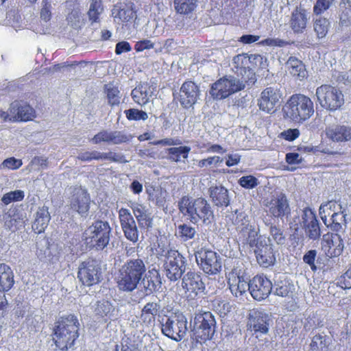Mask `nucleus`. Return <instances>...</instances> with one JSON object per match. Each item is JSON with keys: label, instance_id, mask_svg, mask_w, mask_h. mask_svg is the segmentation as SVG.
Returning <instances> with one entry per match:
<instances>
[{"label": "nucleus", "instance_id": "nucleus-43", "mask_svg": "<svg viewBox=\"0 0 351 351\" xmlns=\"http://www.w3.org/2000/svg\"><path fill=\"white\" fill-rule=\"evenodd\" d=\"M197 0H174V8L177 13L187 14L197 6Z\"/></svg>", "mask_w": 351, "mask_h": 351}, {"label": "nucleus", "instance_id": "nucleus-47", "mask_svg": "<svg viewBox=\"0 0 351 351\" xmlns=\"http://www.w3.org/2000/svg\"><path fill=\"white\" fill-rule=\"evenodd\" d=\"M24 192L21 190H16L5 193L1 197V202L5 205H8L12 202H19L24 199Z\"/></svg>", "mask_w": 351, "mask_h": 351}, {"label": "nucleus", "instance_id": "nucleus-45", "mask_svg": "<svg viewBox=\"0 0 351 351\" xmlns=\"http://www.w3.org/2000/svg\"><path fill=\"white\" fill-rule=\"evenodd\" d=\"M103 10L104 8L101 0L91 1L90 8L88 11V16L92 23L99 22V16Z\"/></svg>", "mask_w": 351, "mask_h": 351}, {"label": "nucleus", "instance_id": "nucleus-48", "mask_svg": "<svg viewBox=\"0 0 351 351\" xmlns=\"http://www.w3.org/2000/svg\"><path fill=\"white\" fill-rule=\"evenodd\" d=\"M178 233L182 240L186 241L192 239L195 237L196 230L195 228L190 225L183 223L178 226Z\"/></svg>", "mask_w": 351, "mask_h": 351}, {"label": "nucleus", "instance_id": "nucleus-22", "mask_svg": "<svg viewBox=\"0 0 351 351\" xmlns=\"http://www.w3.org/2000/svg\"><path fill=\"white\" fill-rule=\"evenodd\" d=\"M199 86L191 80L185 81L181 86L178 100L184 108L189 109L197 102L199 96Z\"/></svg>", "mask_w": 351, "mask_h": 351}, {"label": "nucleus", "instance_id": "nucleus-50", "mask_svg": "<svg viewBox=\"0 0 351 351\" xmlns=\"http://www.w3.org/2000/svg\"><path fill=\"white\" fill-rule=\"evenodd\" d=\"M125 114L126 118L130 121H145L148 119V115L145 111L136 108L126 110Z\"/></svg>", "mask_w": 351, "mask_h": 351}, {"label": "nucleus", "instance_id": "nucleus-36", "mask_svg": "<svg viewBox=\"0 0 351 351\" xmlns=\"http://www.w3.org/2000/svg\"><path fill=\"white\" fill-rule=\"evenodd\" d=\"M152 94L150 86L144 83L136 86L132 90L131 96L136 104L143 106L149 103Z\"/></svg>", "mask_w": 351, "mask_h": 351}, {"label": "nucleus", "instance_id": "nucleus-31", "mask_svg": "<svg viewBox=\"0 0 351 351\" xmlns=\"http://www.w3.org/2000/svg\"><path fill=\"white\" fill-rule=\"evenodd\" d=\"M306 10L301 6H297L291 12L289 25L294 33H302L306 28L308 22Z\"/></svg>", "mask_w": 351, "mask_h": 351}, {"label": "nucleus", "instance_id": "nucleus-33", "mask_svg": "<svg viewBox=\"0 0 351 351\" xmlns=\"http://www.w3.org/2000/svg\"><path fill=\"white\" fill-rule=\"evenodd\" d=\"M10 113L14 120L16 121H28L34 117V110L28 104H21L19 102L11 105Z\"/></svg>", "mask_w": 351, "mask_h": 351}, {"label": "nucleus", "instance_id": "nucleus-11", "mask_svg": "<svg viewBox=\"0 0 351 351\" xmlns=\"http://www.w3.org/2000/svg\"><path fill=\"white\" fill-rule=\"evenodd\" d=\"M245 88V84L243 82H239V80L223 77L212 84L210 95L213 99L221 100L243 90Z\"/></svg>", "mask_w": 351, "mask_h": 351}, {"label": "nucleus", "instance_id": "nucleus-39", "mask_svg": "<svg viewBox=\"0 0 351 351\" xmlns=\"http://www.w3.org/2000/svg\"><path fill=\"white\" fill-rule=\"evenodd\" d=\"M341 204L334 200L328 201L326 204H322L319 207V215L321 219L325 225H327V221L330 219L337 212L341 210Z\"/></svg>", "mask_w": 351, "mask_h": 351}, {"label": "nucleus", "instance_id": "nucleus-7", "mask_svg": "<svg viewBox=\"0 0 351 351\" xmlns=\"http://www.w3.org/2000/svg\"><path fill=\"white\" fill-rule=\"evenodd\" d=\"M316 97L320 106L330 111L339 109L344 104L342 91L330 84H322L316 88Z\"/></svg>", "mask_w": 351, "mask_h": 351}, {"label": "nucleus", "instance_id": "nucleus-60", "mask_svg": "<svg viewBox=\"0 0 351 351\" xmlns=\"http://www.w3.org/2000/svg\"><path fill=\"white\" fill-rule=\"evenodd\" d=\"M317 254V253L315 250H311L306 252L303 256L304 262L310 266L313 271H315L317 269V267L315 263Z\"/></svg>", "mask_w": 351, "mask_h": 351}, {"label": "nucleus", "instance_id": "nucleus-5", "mask_svg": "<svg viewBox=\"0 0 351 351\" xmlns=\"http://www.w3.org/2000/svg\"><path fill=\"white\" fill-rule=\"evenodd\" d=\"M111 231L108 221L97 220L85 230L84 242L90 249L103 250L109 244Z\"/></svg>", "mask_w": 351, "mask_h": 351}, {"label": "nucleus", "instance_id": "nucleus-14", "mask_svg": "<svg viewBox=\"0 0 351 351\" xmlns=\"http://www.w3.org/2000/svg\"><path fill=\"white\" fill-rule=\"evenodd\" d=\"M111 12L114 21L121 25L122 28L128 29L137 17L134 3L131 1L117 3Z\"/></svg>", "mask_w": 351, "mask_h": 351}, {"label": "nucleus", "instance_id": "nucleus-17", "mask_svg": "<svg viewBox=\"0 0 351 351\" xmlns=\"http://www.w3.org/2000/svg\"><path fill=\"white\" fill-rule=\"evenodd\" d=\"M254 254L258 263L263 267L267 268L276 262V254L273 245L263 237L256 240Z\"/></svg>", "mask_w": 351, "mask_h": 351}, {"label": "nucleus", "instance_id": "nucleus-59", "mask_svg": "<svg viewBox=\"0 0 351 351\" xmlns=\"http://www.w3.org/2000/svg\"><path fill=\"white\" fill-rule=\"evenodd\" d=\"M337 285L343 289H351V268L337 279Z\"/></svg>", "mask_w": 351, "mask_h": 351}, {"label": "nucleus", "instance_id": "nucleus-15", "mask_svg": "<svg viewBox=\"0 0 351 351\" xmlns=\"http://www.w3.org/2000/svg\"><path fill=\"white\" fill-rule=\"evenodd\" d=\"M161 330L164 335L175 340L181 341L187 331V322L184 316L171 315L162 324Z\"/></svg>", "mask_w": 351, "mask_h": 351}, {"label": "nucleus", "instance_id": "nucleus-6", "mask_svg": "<svg viewBox=\"0 0 351 351\" xmlns=\"http://www.w3.org/2000/svg\"><path fill=\"white\" fill-rule=\"evenodd\" d=\"M217 327L214 315L210 311H200L195 314L193 324V338L199 343L213 339Z\"/></svg>", "mask_w": 351, "mask_h": 351}, {"label": "nucleus", "instance_id": "nucleus-23", "mask_svg": "<svg viewBox=\"0 0 351 351\" xmlns=\"http://www.w3.org/2000/svg\"><path fill=\"white\" fill-rule=\"evenodd\" d=\"M228 284L231 293L235 297L241 296L247 291L250 292V280L237 269H233L228 274Z\"/></svg>", "mask_w": 351, "mask_h": 351}, {"label": "nucleus", "instance_id": "nucleus-57", "mask_svg": "<svg viewBox=\"0 0 351 351\" xmlns=\"http://www.w3.org/2000/svg\"><path fill=\"white\" fill-rule=\"evenodd\" d=\"M239 184L243 188L252 189L255 188L258 184V180L254 176H245L239 180Z\"/></svg>", "mask_w": 351, "mask_h": 351}, {"label": "nucleus", "instance_id": "nucleus-34", "mask_svg": "<svg viewBox=\"0 0 351 351\" xmlns=\"http://www.w3.org/2000/svg\"><path fill=\"white\" fill-rule=\"evenodd\" d=\"M50 219L51 215L49 208L47 206L39 207L32 224V229L34 232L36 234L43 232L48 226Z\"/></svg>", "mask_w": 351, "mask_h": 351}, {"label": "nucleus", "instance_id": "nucleus-38", "mask_svg": "<svg viewBox=\"0 0 351 351\" xmlns=\"http://www.w3.org/2000/svg\"><path fill=\"white\" fill-rule=\"evenodd\" d=\"M104 92L109 106L114 107L121 104V94L119 86L114 85L113 82L104 84Z\"/></svg>", "mask_w": 351, "mask_h": 351}, {"label": "nucleus", "instance_id": "nucleus-46", "mask_svg": "<svg viewBox=\"0 0 351 351\" xmlns=\"http://www.w3.org/2000/svg\"><path fill=\"white\" fill-rule=\"evenodd\" d=\"M113 311L112 305L108 301L99 304L96 308V315L105 322L111 317Z\"/></svg>", "mask_w": 351, "mask_h": 351}, {"label": "nucleus", "instance_id": "nucleus-25", "mask_svg": "<svg viewBox=\"0 0 351 351\" xmlns=\"http://www.w3.org/2000/svg\"><path fill=\"white\" fill-rule=\"evenodd\" d=\"M131 136L122 131H108L103 130L96 134L91 139L93 144L106 143L118 145L130 141Z\"/></svg>", "mask_w": 351, "mask_h": 351}, {"label": "nucleus", "instance_id": "nucleus-12", "mask_svg": "<svg viewBox=\"0 0 351 351\" xmlns=\"http://www.w3.org/2000/svg\"><path fill=\"white\" fill-rule=\"evenodd\" d=\"M265 206L267 215L274 219L283 221L291 216V209L288 198L282 192L272 195Z\"/></svg>", "mask_w": 351, "mask_h": 351}, {"label": "nucleus", "instance_id": "nucleus-13", "mask_svg": "<svg viewBox=\"0 0 351 351\" xmlns=\"http://www.w3.org/2000/svg\"><path fill=\"white\" fill-rule=\"evenodd\" d=\"M101 269L97 261L93 258L82 261L78 267L77 278L84 286L91 287L101 281Z\"/></svg>", "mask_w": 351, "mask_h": 351}, {"label": "nucleus", "instance_id": "nucleus-61", "mask_svg": "<svg viewBox=\"0 0 351 351\" xmlns=\"http://www.w3.org/2000/svg\"><path fill=\"white\" fill-rule=\"evenodd\" d=\"M300 135V132L298 128L287 129L280 134V137L282 139L291 142L298 138Z\"/></svg>", "mask_w": 351, "mask_h": 351}, {"label": "nucleus", "instance_id": "nucleus-40", "mask_svg": "<svg viewBox=\"0 0 351 351\" xmlns=\"http://www.w3.org/2000/svg\"><path fill=\"white\" fill-rule=\"evenodd\" d=\"M191 152V147L189 146H179L169 147L166 149L168 154V159L172 162H178L181 157L187 159Z\"/></svg>", "mask_w": 351, "mask_h": 351}, {"label": "nucleus", "instance_id": "nucleus-62", "mask_svg": "<svg viewBox=\"0 0 351 351\" xmlns=\"http://www.w3.org/2000/svg\"><path fill=\"white\" fill-rule=\"evenodd\" d=\"M77 158L83 162H89L93 160H99V152L97 151L85 152L79 154Z\"/></svg>", "mask_w": 351, "mask_h": 351}, {"label": "nucleus", "instance_id": "nucleus-32", "mask_svg": "<svg viewBox=\"0 0 351 351\" xmlns=\"http://www.w3.org/2000/svg\"><path fill=\"white\" fill-rule=\"evenodd\" d=\"M130 207L141 228L149 229L152 227L153 216L145 206L134 203Z\"/></svg>", "mask_w": 351, "mask_h": 351}, {"label": "nucleus", "instance_id": "nucleus-29", "mask_svg": "<svg viewBox=\"0 0 351 351\" xmlns=\"http://www.w3.org/2000/svg\"><path fill=\"white\" fill-rule=\"evenodd\" d=\"M287 72L295 80L303 81L308 76L305 64L296 57L290 56L285 63Z\"/></svg>", "mask_w": 351, "mask_h": 351}, {"label": "nucleus", "instance_id": "nucleus-18", "mask_svg": "<svg viewBox=\"0 0 351 351\" xmlns=\"http://www.w3.org/2000/svg\"><path fill=\"white\" fill-rule=\"evenodd\" d=\"M186 259L178 251L169 253L165 265L167 277L171 280L180 278L185 271Z\"/></svg>", "mask_w": 351, "mask_h": 351}, {"label": "nucleus", "instance_id": "nucleus-2", "mask_svg": "<svg viewBox=\"0 0 351 351\" xmlns=\"http://www.w3.org/2000/svg\"><path fill=\"white\" fill-rule=\"evenodd\" d=\"M282 112L285 119L303 123L314 114V104L307 95L295 93L287 100Z\"/></svg>", "mask_w": 351, "mask_h": 351}, {"label": "nucleus", "instance_id": "nucleus-54", "mask_svg": "<svg viewBox=\"0 0 351 351\" xmlns=\"http://www.w3.org/2000/svg\"><path fill=\"white\" fill-rule=\"evenodd\" d=\"M5 225L10 230L13 231L16 230L24 226L23 217L19 213L14 214L10 217V219L5 222Z\"/></svg>", "mask_w": 351, "mask_h": 351}, {"label": "nucleus", "instance_id": "nucleus-30", "mask_svg": "<svg viewBox=\"0 0 351 351\" xmlns=\"http://www.w3.org/2000/svg\"><path fill=\"white\" fill-rule=\"evenodd\" d=\"M160 306L157 302H148L141 310L140 322L143 326L152 328L155 325L156 317L159 315Z\"/></svg>", "mask_w": 351, "mask_h": 351}, {"label": "nucleus", "instance_id": "nucleus-64", "mask_svg": "<svg viewBox=\"0 0 351 351\" xmlns=\"http://www.w3.org/2000/svg\"><path fill=\"white\" fill-rule=\"evenodd\" d=\"M154 47V44L150 40L145 39L136 42L134 45V49L137 52H141L145 49H153Z\"/></svg>", "mask_w": 351, "mask_h": 351}, {"label": "nucleus", "instance_id": "nucleus-28", "mask_svg": "<svg viewBox=\"0 0 351 351\" xmlns=\"http://www.w3.org/2000/svg\"><path fill=\"white\" fill-rule=\"evenodd\" d=\"M90 197L86 190L81 189L75 193L71 200V208L79 214L86 215L90 209Z\"/></svg>", "mask_w": 351, "mask_h": 351}, {"label": "nucleus", "instance_id": "nucleus-24", "mask_svg": "<svg viewBox=\"0 0 351 351\" xmlns=\"http://www.w3.org/2000/svg\"><path fill=\"white\" fill-rule=\"evenodd\" d=\"M322 247L327 256L332 258L337 257L342 254L344 244L339 234L328 232L323 235Z\"/></svg>", "mask_w": 351, "mask_h": 351}, {"label": "nucleus", "instance_id": "nucleus-35", "mask_svg": "<svg viewBox=\"0 0 351 351\" xmlns=\"http://www.w3.org/2000/svg\"><path fill=\"white\" fill-rule=\"evenodd\" d=\"M14 285V274L7 264L0 263V291L8 292Z\"/></svg>", "mask_w": 351, "mask_h": 351}, {"label": "nucleus", "instance_id": "nucleus-27", "mask_svg": "<svg viewBox=\"0 0 351 351\" xmlns=\"http://www.w3.org/2000/svg\"><path fill=\"white\" fill-rule=\"evenodd\" d=\"M325 134L333 142H348L351 140V127L343 124L330 125L326 128Z\"/></svg>", "mask_w": 351, "mask_h": 351}, {"label": "nucleus", "instance_id": "nucleus-52", "mask_svg": "<svg viewBox=\"0 0 351 351\" xmlns=\"http://www.w3.org/2000/svg\"><path fill=\"white\" fill-rule=\"evenodd\" d=\"M334 1L335 0H317L313 6L314 14L321 15L331 7Z\"/></svg>", "mask_w": 351, "mask_h": 351}, {"label": "nucleus", "instance_id": "nucleus-37", "mask_svg": "<svg viewBox=\"0 0 351 351\" xmlns=\"http://www.w3.org/2000/svg\"><path fill=\"white\" fill-rule=\"evenodd\" d=\"M210 197L214 204L218 207H227L230 204L228 190L222 186H211L209 189Z\"/></svg>", "mask_w": 351, "mask_h": 351}, {"label": "nucleus", "instance_id": "nucleus-3", "mask_svg": "<svg viewBox=\"0 0 351 351\" xmlns=\"http://www.w3.org/2000/svg\"><path fill=\"white\" fill-rule=\"evenodd\" d=\"M146 271V266L141 258L128 260L120 268L117 276V287L123 291L136 289Z\"/></svg>", "mask_w": 351, "mask_h": 351}, {"label": "nucleus", "instance_id": "nucleus-51", "mask_svg": "<svg viewBox=\"0 0 351 351\" xmlns=\"http://www.w3.org/2000/svg\"><path fill=\"white\" fill-rule=\"evenodd\" d=\"M66 21L71 26L75 28L80 27L82 23V16L80 8H77L72 10L71 12L68 14Z\"/></svg>", "mask_w": 351, "mask_h": 351}, {"label": "nucleus", "instance_id": "nucleus-53", "mask_svg": "<svg viewBox=\"0 0 351 351\" xmlns=\"http://www.w3.org/2000/svg\"><path fill=\"white\" fill-rule=\"evenodd\" d=\"M339 25L341 27L351 25V7L344 5L341 8L339 14Z\"/></svg>", "mask_w": 351, "mask_h": 351}, {"label": "nucleus", "instance_id": "nucleus-49", "mask_svg": "<svg viewBox=\"0 0 351 351\" xmlns=\"http://www.w3.org/2000/svg\"><path fill=\"white\" fill-rule=\"evenodd\" d=\"M269 234L271 239L278 245H283L285 243L286 238L284 235V232L278 226L271 224L269 227Z\"/></svg>", "mask_w": 351, "mask_h": 351}, {"label": "nucleus", "instance_id": "nucleus-42", "mask_svg": "<svg viewBox=\"0 0 351 351\" xmlns=\"http://www.w3.org/2000/svg\"><path fill=\"white\" fill-rule=\"evenodd\" d=\"M329 344L326 335L317 334L311 339L310 349L311 351H330Z\"/></svg>", "mask_w": 351, "mask_h": 351}, {"label": "nucleus", "instance_id": "nucleus-44", "mask_svg": "<svg viewBox=\"0 0 351 351\" xmlns=\"http://www.w3.org/2000/svg\"><path fill=\"white\" fill-rule=\"evenodd\" d=\"M330 23L326 18L319 16L313 22V29L318 38H324L329 30Z\"/></svg>", "mask_w": 351, "mask_h": 351}, {"label": "nucleus", "instance_id": "nucleus-26", "mask_svg": "<svg viewBox=\"0 0 351 351\" xmlns=\"http://www.w3.org/2000/svg\"><path fill=\"white\" fill-rule=\"evenodd\" d=\"M182 287L189 295L197 296L204 292L205 284L199 272L189 271L182 278Z\"/></svg>", "mask_w": 351, "mask_h": 351}, {"label": "nucleus", "instance_id": "nucleus-21", "mask_svg": "<svg viewBox=\"0 0 351 351\" xmlns=\"http://www.w3.org/2000/svg\"><path fill=\"white\" fill-rule=\"evenodd\" d=\"M302 226L306 235L312 240L321 236V229L315 213L310 208H304L302 215Z\"/></svg>", "mask_w": 351, "mask_h": 351}, {"label": "nucleus", "instance_id": "nucleus-19", "mask_svg": "<svg viewBox=\"0 0 351 351\" xmlns=\"http://www.w3.org/2000/svg\"><path fill=\"white\" fill-rule=\"evenodd\" d=\"M118 214L124 236L132 243H136L138 241L139 232L130 211L127 208H121L118 211Z\"/></svg>", "mask_w": 351, "mask_h": 351}, {"label": "nucleus", "instance_id": "nucleus-16", "mask_svg": "<svg viewBox=\"0 0 351 351\" xmlns=\"http://www.w3.org/2000/svg\"><path fill=\"white\" fill-rule=\"evenodd\" d=\"M271 319L264 310L252 308L249 311L247 326L254 335H267L269 331Z\"/></svg>", "mask_w": 351, "mask_h": 351}, {"label": "nucleus", "instance_id": "nucleus-9", "mask_svg": "<svg viewBox=\"0 0 351 351\" xmlns=\"http://www.w3.org/2000/svg\"><path fill=\"white\" fill-rule=\"evenodd\" d=\"M232 71L238 77L239 82L245 86H252L256 82V73L250 57L246 53L235 56L232 61Z\"/></svg>", "mask_w": 351, "mask_h": 351}, {"label": "nucleus", "instance_id": "nucleus-8", "mask_svg": "<svg viewBox=\"0 0 351 351\" xmlns=\"http://www.w3.org/2000/svg\"><path fill=\"white\" fill-rule=\"evenodd\" d=\"M195 256L197 265L206 274L216 275L221 271V258L215 251L202 247L195 252Z\"/></svg>", "mask_w": 351, "mask_h": 351}, {"label": "nucleus", "instance_id": "nucleus-63", "mask_svg": "<svg viewBox=\"0 0 351 351\" xmlns=\"http://www.w3.org/2000/svg\"><path fill=\"white\" fill-rule=\"evenodd\" d=\"M51 17V4L48 0L43 1V8L40 10V18L45 21H49Z\"/></svg>", "mask_w": 351, "mask_h": 351}, {"label": "nucleus", "instance_id": "nucleus-58", "mask_svg": "<svg viewBox=\"0 0 351 351\" xmlns=\"http://www.w3.org/2000/svg\"><path fill=\"white\" fill-rule=\"evenodd\" d=\"M23 165V162L21 159H16L14 157H10L6 158L1 163V169H8L12 170H16L19 169Z\"/></svg>", "mask_w": 351, "mask_h": 351}, {"label": "nucleus", "instance_id": "nucleus-55", "mask_svg": "<svg viewBox=\"0 0 351 351\" xmlns=\"http://www.w3.org/2000/svg\"><path fill=\"white\" fill-rule=\"evenodd\" d=\"M99 160H108L110 162H124V156L113 152H99Z\"/></svg>", "mask_w": 351, "mask_h": 351}, {"label": "nucleus", "instance_id": "nucleus-1", "mask_svg": "<svg viewBox=\"0 0 351 351\" xmlns=\"http://www.w3.org/2000/svg\"><path fill=\"white\" fill-rule=\"evenodd\" d=\"M80 323L77 317L69 314L60 317L54 323L53 341L62 351L72 348L80 336Z\"/></svg>", "mask_w": 351, "mask_h": 351}, {"label": "nucleus", "instance_id": "nucleus-10", "mask_svg": "<svg viewBox=\"0 0 351 351\" xmlns=\"http://www.w3.org/2000/svg\"><path fill=\"white\" fill-rule=\"evenodd\" d=\"M282 93L276 86H267L260 93L257 99V106L265 113L273 114L280 108Z\"/></svg>", "mask_w": 351, "mask_h": 351}, {"label": "nucleus", "instance_id": "nucleus-56", "mask_svg": "<svg viewBox=\"0 0 351 351\" xmlns=\"http://www.w3.org/2000/svg\"><path fill=\"white\" fill-rule=\"evenodd\" d=\"M121 351H141V350L135 340L130 337H124L121 341Z\"/></svg>", "mask_w": 351, "mask_h": 351}, {"label": "nucleus", "instance_id": "nucleus-4", "mask_svg": "<svg viewBox=\"0 0 351 351\" xmlns=\"http://www.w3.org/2000/svg\"><path fill=\"white\" fill-rule=\"evenodd\" d=\"M179 208L183 214L189 217L190 221L193 223H197L200 221L204 223H209L213 218L210 204L202 197L193 199L184 196L179 202Z\"/></svg>", "mask_w": 351, "mask_h": 351}, {"label": "nucleus", "instance_id": "nucleus-20", "mask_svg": "<svg viewBox=\"0 0 351 351\" xmlns=\"http://www.w3.org/2000/svg\"><path fill=\"white\" fill-rule=\"evenodd\" d=\"M250 294L257 300L266 299L272 290V283L270 280L263 275H256L250 280Z\"/></svg>", "mask_w": 351, "mask_h": 351}, {"label": "nucleus", "instance_id": "nucleus-41", "mask_svg": "<svg viewBox=\"0 0 351 351\" xmlns=\"http://www.w3.org/2000/svg\"><path fill=\"white\" fill-rule=\"evenodd\" d=\"M346 216L345 209L341 207V210L337 212L330 219L327 221V226L330 227L332 230L338 232L342 229L343 226H346Z\"/></svg>", "mask_w": 351, "mask_h": 351}]
</instances>
